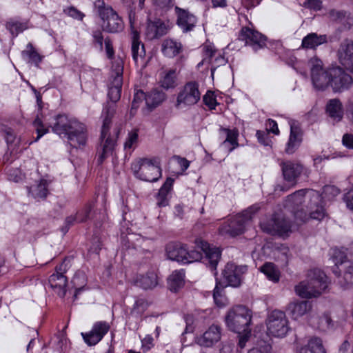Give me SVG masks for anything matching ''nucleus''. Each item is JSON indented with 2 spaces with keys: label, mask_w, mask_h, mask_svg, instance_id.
Wrapping results in <instances>:
<instances>
[{
  "label": "nucleus",
  "mask_w": 353,
  "mask_h": 353,
  "mask_svg": "<svg viewBox=\"0 0 353 353\" xmlns=\"http://www.w3.org/2000/svg\"><path fill=\"white\" fill-rule=\"evenodd\" d=\"M145 103L148 107L154 108L165 99L166 95L163 91L154 90L145 95Z\"/></svg>",
  "instance_id": "58836bf2"
},
{
  "label": "nucleus",
  "mask_w": 353,
  "mask_h": 353,
  "mask_svg": "<svg viewBox=\"0 0 353 353\" xmlns=\"http://www.w3.org/2000/svg\"><path fill=\"white\" fill-rule=\"evenodd\" d=\"M342 142L347 148L353 149V134H345L343 136Z\"/></svg>",
  "instance_id": "774afa93"
},
{
  "label": "nucleus",
  "mask_w": 353,
  "mask_h": 353,
  "mask_svg": "<svg viewBox=\"0 0 353 353\" xmlns=\"http://www.w3.org/2000/svg\"><path fill=\"white\" fill-rule=\"evenodd\" d=\"M28 189L29 194L36 200L45 199L48 194L47 181L44 179L40 180Z\"/></svg>",
  "instance_id": "473e14b6"
},
{
  "label": "nucleus",
  "mask_w": 353,
  "mask_h": 353,
  "mask_svg": "<svg viewBox=\"0 0 353 353\" xmlns=\"http://www.w3.org/2000/svg\"><path fill=\"white\" fill-rule=\"evenodd\" d=\"M268 334L274 337H283L289 330L288 321L285 312L273 310L266 320Z\"/></svg>",
  "instance_id": "9b49d317"
},
{
  "label": "nucleus",
  "mask_w": 353,
  "mask_h": 353,
  "mask_svg": "<svg viewBox=\"0 0 353 353\" xmlns=\"http://www.w3.org/2000/svg\"><path fill=\"white\" fill-rule=\"evenodd\" d=\"M326 42V35H318L316 33H310L303 39L301 46L303 48L313 49Z\"/></svg>",
  "instance_id": "f704fd0d"
},
{
  "label": "nucleus",
  "mask_w": 353,
  "mask_h": 353,
  "mask_svg": "<svg viewBox=\"0 0 353 353\" xmlns=\"http://www.w3.org/2000/svg\"><path fill=\"white\" fill-rule=\"evenodd\" d=\"M108 84V98L113 103L120 99L123 84V66L121 61H115L112 67Z\"/></svg>",
  "instance_id": "ddd939ff"
},
{
  "label": "nucleus",
  "mask_w": 353,
  "mask_h": 353,
  "mask_svg": "<svg viewBox=\"0 0 353 353\" xmlns=\"http://www.w3.org/2000/svg\"><path fill=\"white\" fill-rule=\"evenodd\" d=\"M174 10L176 15V25L181 31L183 33L193 31L198 22L197 17L188 10L178 6H175Z\"/></svg>",
  "instance_id": "f3484780"
},
{
  "label": "nucleus",
  "mask_w": 353,
  "mask_h": 353,
  "mask_svg": "<svg viewBox=\"0 0 353 353\" xmlns=\"http://www.w3.org/2000/svg\"><path fill=\"white\" fill-rule=\"evenodd\" d=\"M261 271L267 276L269 280L274 283H276L279 281V271L272 263H265L261 267Z\"/></svg>",
  "instance_id": "a19ab883"
},
{
  "label": "nucleus",
  "mask_w": 353,
  "mask_h": 353,
  "mask_svg": "<svg viewBox=\"0 0 353 353\" xmlns=\"http://www.w3.org/2000/svg\"><path fill=\"white\" fill-rule=\"evenodd\" d=\"M340 63L353 73V42L345 39L341 43L338 50Z\"/></svg>",
  "instance_id": "b1692460"
},
{
  "label": "nucleus",
  "mask_w": 353,
  "mask_h": 353,
  "mask_svg": "<svg viewBox=\"0 0 353 353\" xmlns=\"http://www.w3.org/2000/svg\"><path fill=\"white\" fill-rule=\"evenodd\" d=\"M185 272L183 270L174 271L168 278V286L171 291L176 292L184 285Z\"/></svg>",
  "instance_id": "4c0bfd02"
},
{
  "label": "nucleus",
  "mask_w": 353,
  "mask_h": 353,
  "mask_svg": "<svg viewBox=\"0 0 353 353\" xmlns=\"http://www.w3.org/2000/svg\"><path fill=\"white\" fill-rule=\"evenodd\" d=\"M203 103L210 110H214L216 106L218 105L216 97L214 93L211 91H208L203 97Z\"/></svg>",
  "instance_id": "864d4df0"
},
{
  "label": "nucleus",
  "mask_w": 353,
  "mask_h": 353,
  "mask_svg": "<svg viewBox=\"0 0 353 353\" xmlns=\"http://www.w3.org/2000/svg\"><path fill=\"white\" fill-rule=\"evenodd\" d=\"M319 328L321 330H326L334 326L333 321L330 316L325 313L319 318Z\"/></svg>",
  "instance_id": "3c124183"
},
{
  "label": "nucleus",
  "mask_w": 353,
  "mask_h": 353,
  "mask_svg": "<svg viewBox=\"0 0 353 353\" xmlns=\"http://www.w3.org/2000/svg\"><path fill=\"white\" fill-rule=\"evenodd\" d=\"M203 59L199 63L198 66L204 65L205 63H210L211 59L215 55L216 52L214 46L210 43H205L202 46Z\"/></svg>",
  "instance_id": "49530a36"
},
{
  "label": "nucleus",
  "mask_w": 353,
  "mask_h": 353,
  "mask_svg": "<svg viewBox=\"0 0 353 353\" xmlns=\"http://www.w3.org/2000/svg\"><path fill=\"white\" fill-rule=\"evenodd\" d=\"M239 39L244 41L246 45L252 46L254 51L265 46L266 37L259 32L248 27L242 28Z\"/></svg>",
  "instance_id": "a211bd4d"
},
{
  "label": "nucleus",
  "mask_w": 353,
  "mask_h": 353,
  "mask_svg": "<svg viewBox=\"0 0 353 353\" xmlns=\"http://www.w3.org/2000/svg\"><path fill=\"white\" fill-rule=\"evenodd\" d=\"M131 169L137 178L150 183L157 182L162 176L160 161L157 157L139 159L132 163Z\"/></svg>",
  "instance_id": "39448f33"
},
{
  "label": "nucleus",
  "mask_w": 353,
  "mask_h": 353,
  "mask_svg": "<svg viewBox=\"0 0 353 353\" xmlns=\"http://www.w3.org/2000/svg\"><path fill=\"white\" fill-rule=\"evenodd\" d=\"M272 345L266 341H258L256 346L252 348L248 353H270Z\"/></svg>",
  "instance_id": "09e8293b"
},
{
  "label": "nucleus",
  "mask_w": 353,
  "mask_h": 353,
  "mask_svg": "<svg viewBox=\"0 0 353 353\" xmlns=\"http://www.w3.org/2000/svg\"><path fill=\"white\" fill-rule=\"evenodd\" d=\"M52 129L61 137L67 138L72 147H80L86 143V127L75 118H69L66 115H58Z\"/></svg>",
  "instance_id": "f03ea898"
},
{
  "label": "nucleus",
  "mask_w": 353,
  "mask_h": 353,
  "mask_svg": "<svg viewBox=\"0 0 353 353\" xmlns=\"http://www.w3.org/2000/svg\"><path fill=\"white\" fill-rule=\"evenodd\" d=\"M293 214L297 225L303 224L310 219L309 214H307L303 209H298L296 210L293 209Z\"/></svg>",
  "instance_id": "603ef678"
},
{
  "label": "nucleus",
  "mask_w": 353,
  "mask_h": 353,
  "mask_svg": "<svg viewBox=\"0 0 353 353\" xmlns=\"http://www.w3.org/2000/svg\"><path fill=\"white\" fill-rule=\"evenodd\" d=\"M304 6L314 10H320L322 8V1L321 0H306Z\"/></svg>",
  "instance_id": "e2e57ef3"
},
{
  "label": "nucleus",
  "mask_w": 353,
  "mask_h": 353,
  "mask_svg": "<svg viewBox=\"0 0 353 353\" xmlns=\"http://www.w3.org/2000/svg\"><path fill=\"white\" fill-rule=\"evenodd\" d=\"M261 209L259 204L256 203L241 214H236L224 223L219 228V232L222 234H229L231 236H236L241 234L245 231L248 223L251 221L254 215Z\"/></svg>",
  "instance_id": "423d86ee"
},
{
  "label": "nucleus",
  "mask_w": 353,
  "mask_h": 353,
  "mask_svg": "<svg viewBox=\"0 0 353 353\" xmlns=\"http://www.w3.org/2000/svg\"><path fill=\"white\" fill-rule=\"evenodd\" d=\"M222 288L219 283H216L214 289L213 298L216 305L219 307L224 306L225 304V297L222 294Z\"/></svg>",
  "instance_id": "8fccbe9b"
},
{
  "label": "nucleus",
  "mask_w": 353,
  "mask_h": 353,
  "mask_svg": "<svg viewBox=\"0 0 353 353\" xmlns=\"http://www.w3.org/2000/svg\"><path fill=\"white\" fill-rule=\"evenodd\" d=\"M136 285L145 290L152 289L157 285V275L153 272L137 276Z\"/></svg>",
  "instance_id": "72a5a7b5"
},
{
  "label": "nucleus",
  "mask_w": 353,
  "mask_h": 353,
  "mask_svg": "<svg viewBox=\"0 0 353 353\" xmlns=\"http://www.w3.org/2000/svg\"><path fill=\"white\" fill-rule=\"evenodd\" d=\"M183 46L172 39H166L163 40L161 44L162 53L170 58L174 57L182 52Z\"/></svg>",
  "instance_id": "7c9ffc66"
},
{
  "label": "nucleus",
  "mask_w": 353,
  "mask_h": 353,
  "mask_svg": "<svg viewBox=\"0 0 353 353\" xmlns=\"http://www.w3.org/2000/svg\"><path fill=\"white\" fill-rule=\"evenodd\" d=\"M221 133L225 134L226 138L222 143L223 145H225L228 143H230L232 147L229 149V152H231L234 148L239 146L238 137L239 131L236 129L230 130L228 128L221 127L219 129Z\"/></svg>",
  "instance_id": "e433bc0d"
},
{
  "label": "nucleus",
  "mask_w": 353,
  "mask_h": 353,
  "mask_svg": "<svg viewBox=\"0 0 353 353\" xmlns=\"http://www.w3.org/2000/svg\"><path fill=\"white\" fill-rule=\"evenodd\" d=\"M23 54H26L31 61L37 68L39 66V63L42 61L43 57L40 55L33 47L31 43H28L26 46V50L22 52Z\"/></svg>",
  "instance_id": "a18cd8bd"
},
{
  "label": "nucleus",
  "mask_w": 353,
  "mask_h": 353,
  "mask_svg": "<svg viewBox=\"0 0 353 353\" xmlns=\"http://www.w3.org/2000/svg\"><path fill=\"white\" fill-rule=\"evenodd\" d=\"M6 28L14 37H17L20 32H22L27 28L25 23L20 22L13 19H10L6 23Z\"/></svg>",
  "instance_id": "c03bdc74"
},
{
  "label": "nucleus",
  "mask_w": 353,
  "mask_h": 353,
  "mask_svg": "<svg viewBox=\"0 0 353 353\" xmlns=\"http://www.w3.org/2000/svg\"><path fill=\"white\" fill-rule=\"evenodd\" d=\"M260 226L268 234L288 236L292 232V224L282 213H274L270 219L261 221Z\"/></svg>",
  "instance_id": "6e6552de"
},
{
  "label": "nucleus",
  "mask_w": 353,
  "mask_h": 353,
  "mask_svg": "<svg viewBox=\"0 0 353 353\" xmlns=\"http://www.w3.org/2000/svg\"><path fill=\"white\" fill-rule=\"evenodd\" d=\"M248 269L246 265H237L234 263H228L222 271V280L216 283H219L222 289L227 286L239 288Z\"/></svg>",
  "instance_id": "1a4fd4ad"
},
{
  "label": "nucleus",
  "mask_w": 353,
  "mask_h": 353,
  "mask_svg": "<svg viewBox=\"0 0 353 353\" xmlns=\"http://www.w3.org/2000/svg\"><path fill=\"white\" fill-rule=\"evenodd\" d=\"M323 193L329 199H331L339 195L340 190L334 185H326L323 188Z\"/></svg>",
  "instance_id": "13d9d810"
},
{
  "label": "nucleus",
  "mask_w": 353,
  "mask_h": 353,
  "mask_svg": "<svg viewBox=\"0 0 353 353\" xmlns=\"http://www.w3.org/2000/svg\"><path fill=\"white\" fill-rule=\"evenodd\" d=\"M332 272L338 278L339 284L347 289L353 285V262H347V265L339 268H332Z\"/></svg>",
  "instance_id": "4be33fe9"
},
{
  "label": "nucleus",
  "mask_w": 353,
  "mask_h": 353,
  "mask_svg": "<svg viewBox=\"0 0 353 353\" xmlns=\"http://www.w3.org/2000/svg\"><path fill=\"white\" fill-rule=\"evenodd\" d=\"M99 13L103 21V30L110 33H117L123 30L124 23L122 19L112 8H99Z\"/></svg>",
  "instance_id": "4468645a"
},
{
  "label": "nucleus",
  "mask_w": 353,
  "mask_h": 353,
  "mask_svg": "<svg viewBox=\"0 0 353 353\" xmlns=\"http://www.w3.org/2000/svg\"><path fill=\"white\" fill-rule=\"evenodd\" d=\"M33 125L36 129V132L37 134V137L35 139V141H38L42 136H43L45 134H46L48 132V129L46 128L42 123V121L39 118L37 117L34 122Z\"/></svg>",
  "instance_id": "5fc2aeb1"
},
{
  "label": "nucleus",
  "mask_w": 353,
  "mask_h": 353,
  "mask_svg": "<svg viewBox=\"0 0 353 353\" xmlns=\"http://www.w3.org/2000/svg\"><path fill=\"white\" fill-rule=\"evenodd\" d=\"M326 112L334 122L340 121L343 117V107L337 99H331L326 105Z\"/></svg>",
  "instance_id": "2f4dec72"
},
{
  "label": "nucleus",
  "mask_w": 353,
  "mask_h": 353,
  "mask_svg": "<svg viewBox=\"0 0 353 353\" xmlns=\"http://www.w3.org/2000/svg\"><path fill=\"white\" fill-rule=\"evenodd\" d=\"M114 112L115 105L108 103L105 105L102 112L103 121L100 138L101 145L98 149V161L99 164H101L106 158L113 154L116 141L109 136L108 133L110 128L111 120Z\"/></svg>",
  "instance_id": "20e7f679"
},
{
  "label": "nucleus",
  "mask_w": 353,
  "mask_h": 353,
  "mask_svg": "<svg viewBox=\"0 0 353 353\" xmlns=\"http://www.w3.org/2000/svg\"><path fill=\"white\" fill-rule=\"evenodd\" d=\"M176 70H170L163 72L161 79V86L165 89L174 88L176 85Z\"/></svg>",
  "instance_id": "37998d69"
},
{
  "label": "nucleus",
  "mask_w": 353,
  "mask_h": 353,
  "mask_svg": "<svg viewBox=\"0 0 353 353\" xmlns=\"http://www.w3.org/2000/svg\"><path fill=\"white\" fill-rule=\"evenodd\" d=\"M169 31V26L161 19L148 20L145 29V35L150 40L159 39Z\"/></svg>",
  "instance_id": "393cba45"
},
{
  "label": "nucleus",
  "mask_w": 353,
  "mask_h": 353,
  "mask_svg": "<svg viewBox=\"0 0 353 353\" xmlns=\"http://www.w3.org/2000/svg\"><path fill=\"white\" fill-rule=\"evenodd\" d=\"M280 165L284 179L294 185L303 172V166L299 163L291 161H282Z\"/></svg>",
  "instance_id": "412c9836"
},
{
  "label": "nucleus",
  "mask_w": 353,
  "mask_h": 353,
  "mask_svg": "<svg viewBox=\"0 0 353 353\" xmlns=\"http://www.w3.org/2000/svg\"><path fill=\"white\" fill-rule=\"evenodd\" d=\"M50 288L60 296L64 297L66 294L68 279L65 275L52 274L48 279Z\"/></svg>",
  "instance_id": "cd10ccee"
},
{
  "label": "nucleus",
  "mask_w": 353,
  "mask_h": 353,
  "mask_svg": "<svg viewBox=\"0 0 353 353\" xmlns=\"http://www.w3.org/2000/svg\"><path fill=\"white\" fill-rule=\"evenodd\" d=\"M312 191V190H305L301 189L298 191H296L293 194L287 196L285 200V206L286 208L295 209L301 205L303 202L305 201V199H308V192Z\"/></svg>",
  "instance_id": "c756f323"
},
{
  "label": "nucleus",
  "mask_w": 353,
  "mask_h": 353,
  "mask_svg": "<svg viewBox=\"0 0 353 353\" xmlns=\"http://www.w3.org/2000/svg\"><path fill=\"white\" fill-rule=\"evenodd\" d=\"M332 250V258L335 263L334 267H343L347 265V262H350L347 260V249L345 248H334Z\"/></svg>",
  "instance_id": "ea45409f"
},
{
  "label": "nucleus",
  "mask_w": 353,
  "mask_h": 353,
  "mask_svg": "<svg viewBox=\"0 0 353 353\" xmlns=\"http://www.w3.org/2000/svg\"><path fill=\"white\" fill-rule=\"evenodd\" d=\"M94 206V201L87 203L82 209L77 212V223H84L92 219V210Z\"/></svg>",
  "instance_id": "79ce46f5"
},
{
  "label": "nucleus",
  "mask_w": 353,
  "mask_h": 353,
  "mask_svg": "<svg viewBox=\"0 0 353 353\" xmlns=\"http://www.w3.org/2000/svg\"><path fill=\"white\" fill-rule=\"evenodd\" d=\"M296 353H326L323 341L319 337L312 336L305 344L298 346Z\"/></svg>",
  "instance_id": "bb28decb"
},
{
  "label": "nucleus",
  "mask_w": 353,
  "mask_h": 353,
  "mask_svg": "<svg viewBox=\"0 0 353 353\" xmlns=\"http://www.w3.org/2000/svg\"><path fill=\"white\" fill-rule=\"evenodd\" d=\"M199 84L195 81H190L185 84L177 94L175 106L183 108L196 104L201 99Z\"/></svg>",
  "instance_id": "f8f14e48"
},
{
  "label": "nucleus",
  "mask_w": 353,
  "mask_h": 353,
  "mask_svg": "<svg viewBox=\"0 0 353 353\" xmlns=\"http://www.w3.org/2000/svg\"><path fill=\"white\" fill-rule=\"evenodd\" d=\"M197 250H189L187 245L179 242H172L166 246V254L170 260L175 261L182 264H188L204 259L211 267L216 269L221 257V251L216 247H211L210 244L202 240L196 241Z\"/></svg>",
  "instance_id": "f257e3e1"
},
{
  "label": "nucleus",
  "mask_w": 353,
  "mask_h": 353,
  "mask_svg": "<svg viewBox=\"0 0 353 353\" xmlns=\"http://www.w3.org/2000/svg\"><path fill=\"white\" fill-rule=\"evenodd\" d=\"M290 133L285 152L288 154H292L298 150L303 141V132L295 121H290Z\"/></svg>",
  "instance_id": "aec40b11"
},
{
  "label": "nucleus",
  "mask_w": 353,
  "mask_h": 353,
  "mask_svg": "<svg viewBox=\"0 0 353 353\" xmlns=\"http://www.w3.org/2000/svg\"><path fill=\"white\" fill-rule=\"evenodd\" d=\"M326 16L330 21L337 23H341L345 28H350L348 22L350 18L347 15L346 12L332 9L327 12Z\"/></svg>",
  "instance_id": "c9c22d12"
},
{
  "label": "nucleus",
  "mask_w": 353,
  "mask_h": 353,
  "mask_svg": "<svg viewBox=\"0 0 353 353\" xmlns=\"http://www.w3.org/2000/svg\"><path fill=\"white\" fill-rule=\"evenodd\" d=\"M309 202L307 208L309 212L310 219L321 221L325 216V211L321 205V198L316 191L308 192Z\"/></svg>",
  "instance_id": "6ab92c4d"
},
{
  "label": "nucleus",
  "mask_w": 353,
  "mask_h": 353,
  "mask_svg": "<svg viewBox=\"0 0 353 353\" xmlns=\"http://www.w3.org/2000/svg\"><path fill=\"white\" fill-rule=\"evenodd\" d=\"M110 329V324L106 321H97L94 323L92 330L86 333H81L85 343L89 346L97 345Z\"/></svg>",
  "instance_id": "dca6fc26"
},
{
  "label": "nucleus",
  "mask_w": 353,
  "mask_h": 353,
  "mask_svg": "<svg viewBox=\"0 0 353 353\" xmlns=\"http://www.w3.org/2000/svg\"><path fill=\"white\" fill-rule=\"evenodd\" d=\"M252 312L247 307L241 305L230 308L225 317L228 329L232 332L241 333V331L250 330Z\"/></svg>",
  "instance_id": "0eeeda50"
},
{
  "label": "nucleus",
  "mask_w": 353,
  "mask_h": 353,
  "mask_svg": "<svg viewBox=\"0 0 353 353\" xmlns=\"http://www.w3.org/2000/svg\"><path fill=\"white\" fill-rule=\"evenodd\" d=\"M105 48L108 59H112L114 56V50L113 49L112 41L109 37L104 39Z\"/></svg>",
  "instance_id": "69168bd1"
},
{
  "label": "nucleus",
  "mask_w": 353,
  "mask_h": 353,
  "mask_svg": "<svg viewBox=\"0 0 353 353\" xmlns=\"http://www.w3.org/2000/svg\"><path fill=\"white\" fill-rule=\"evenodd\" d=\"M141 343L143 352L150 350L154 346V339L150 335H147L142 339Z\"/></svg>",
  "instance_id": "0e129e2a"
},
{
  "label": "nucleus",
  "mask_w": 353,
  "mask_h": 353,
  "mask_svg": "<svg viewBox=\"0 0 353 353\" xmlns=\"http://www.w3.org/2000/svg\"><path fill=\"white\" fill-rule=\"evenodd\" d=\"M308 64L312 82L315 89L324 90L330 85V68L325 70L322 61L317 58L311 59Z\"/></svg>",
  "instance_id": "9d476101"
},
{
  "label": "nucleus",
  "mask_w": 353,
  "mask_h": 353,
  "mask_svg": "<svg viewBox=\"0 0 353 353\" xmlns=\"http://www.w3.org/2000/svg\"><path fill=\"white\" fill-rule=\"evenodd\" d=\"M330 86L335 92L348 89L352 83V77L340 67L330 68Z\"/></svg>",
  "instance_id": "2eb2a0df"
},
{
  "label": "nucleus",
  "mask_w": 353,
  "mask_h": 353,
  "mask_svg": "<svg viewBox=\"0 0 353 353\" xmlns=\"http://www.w3.org/2000/svg\"><path fill=\"white\" fill-rule=\"evenodd\" d=\"M312 309V303L309 301H294L288 306V310L292 317L296 319L310 312Z\"/></svg>",
  "instance_id": "c85d7f7f"
},
{
  "label": "nucleus",
  "mask_w": 353,
  "mask_h": 353,
  "mask_svg": "<svg viewBox=\"0 0 353 353\" xmlns=\"http://www.w3.org/2000/svg\"><path fill=\"white\" fill-rule=\"evenodd\" d=\"M221 338V327L213 324L199 337L197 338V343L203 347H212L218 343Z\"/></svg>",
  "instance_id": "5701e85b"
},
{
  "label": "nucleus",
  "mask_w": 353,
  "mask_h": 353,
  "mask_svg": "<svg viewBox=\"0 0 353 353\" xmlns=\"http://www.w3.org/2000/svg\"><path fill=\"white\" fill-rule=\"evenodd\" d=\"M145 94L142 90H137L134 94V99L132 102V107L130 110V114L134 115L136 110L139 107L140 103L143 99L145 100Z\"/></svg>",
  "instance_id": "de8ad7c7"
},
{
  "label": "nucleus",
  "mask_w": 353,
  "mask_h": 353,
  "mask_svg": "<svg viewBox=\"0 0 353 353\" xmlns=\"http://www.w3.org/2000/svg\"><path fill=\"white\" fill-rule=\"evenodd\" d=\"M327 285V278L325 273L319 269H313L308 272L306 281L296 285L295 292L302 298L310 299L319 296Z\"/></svg>",
  "instance_id": "7ed1b4c3"
},
{
  "label": "nucleus",
  "mask_w": 353,
  "mask_h": 353,
  "mask_svg": "<svg viewBox=\"0 0 353 353\" xmlns=\"http://www.w3.org/2000/svg\"><path fill=\"white\" fill-rule=\"evenodd\" d=\"M227 63V60L225 59V57L222 55H219L216 57L213 63H212V67L211 68V75L212 77L214 76V71L217 67H219L221 65H224Z\"/></svg>",
  "instance_id": "680f3d73"
},
{
  "label": "nucleus",
  "mask_w": 353,
  "mask_h": 353,
  "mask_svg": "<svg viewBox=\"0 0 353 353\" xmlns=\"http://www.w3.org/2000/svg\"><path fill=\"white\" fill-rule=\"evenodd\" d=\"M63 11L66 14L75 19L82 20L84 17V14L73 6L68 7Z\"/></svg>",
  "instance_id": "6e6d98bb"
},
{
  "label": "nucleus",
  "mask_w": 353,
  "mask_h": 353,
  "mask_svg": "<svg viewBox=\"0 0 353 353\" xmlns=\"http://www.w3.org/2000/svg\"><path fill=\"white\" fill-rule=\"evenodd\" d=\"M154 4L161 10H168L174 5L173 0H154Z\"/></svg>",
  "instance_id": "bf43d9fd"
},
{
  "label": "nucleus",
  "mask_w": 353,
  "mask_h": 353,
  "mask_svg": "<svg viewBox=\"0 0 353 353\" xmlns=\"http://www.w3.org/2000/svg\"><path fill=\"white\" fill-rule=\"evenodd\" d=\"M93 41L99 46L101 50H103V37L102 32L99 30L93 31L92 32Z\"/></svg>",
  "instance_id": "052dcab7"
},
{
  "label": "nucleus",
  "mask_w": 353,
  "mask_h": 353,
  "mask_svg": "<svg viewBox=\"0 0 353 353\" xmlns=\"http://www.w3.org/2000/svg\"><path fill=\"white\" fill-rule=\"evenodd\" d=\"M138 132L137 130H134L130 132L128 134V137L125 142V148L130 149L132 148L133 145L137 143L138 141Z\"/></svg>",
  "instance_id": "4d7b16f0"
},
{
  "label": "nucleus",
  "mask_w": 353,
  "mask_h": 353,
  "mask_svg": "<svg viewBox=\"0 0 353 353\" xmlns=\"http://www.w3.org/2000/svg\"><path fill=\"white\" fill-rule=\"evenodd\" d=\"M131 52L132 59L137 66L144 68L146 65L145 60V50L144 45L141 44L139 41V34H136V33L132 37Z\"/></svg>",
  "instance_id": "a878e982"
},
{
  "label": "nucleus",
  "mask_w": 353,
  "mask_h": 353,
  "mask_svg": "<svg viewBox=\"0 0 353 353\" xmlns=\"http://www.w3.org/2000/svg\"><path fill=\"white\" fill-rule=\"evenodd\" d=\"M256 136L259 142L263 145H269L270 139L267 132L264 131L257 130Z\"/></svg>",
  "instance_id": "338daca9"
}]
</instances>
